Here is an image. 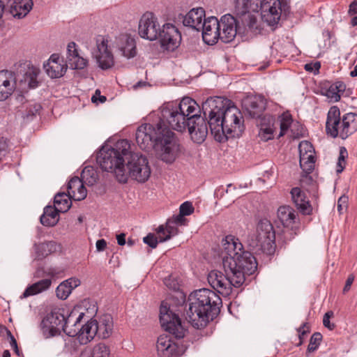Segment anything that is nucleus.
<instances>
[{
    "label": "nucleus",
    "instance_id": "2eb2a0df",
    "mask_svg": "<svg viewBox=\"0 0 357 357\" xmlns=\"http://www.w3.org/2000/svg\"><path fill=\"white\" fill-rule=\"evenodd\" d=\"M158 38L164 50L173 52L180 45L181 34L175 25L166 23L160 28Z\"/></svg>",
    "mask_w": 357,
    "mask_h": 357
},
{
    "label": "nucleus",
    "instance_id": "0e129e2a",
    "mask_svg": "<svg viewBox=\"0 0 357 357\" xmlns=\"http://www.w3.org/2000/svg\"><path fill=\"white\" fill-rule=\"evenodd\" d=\"M347 197H341L338 199L337 208L340 213H342V211L347 207Z\"/></svg>",
    "mask_w": 357,
    "mask_h": 357
},
{
    "label": "nucleus",
    "instance_id": "e433bc0d",
    "mask_svg": "<svg viewBox=\"0 0 357 357\" xmlns=\"http://www.w3.org/2000/svg\"><path fill=\"white\" fill-rule=\"evenodd\" d=\"M346 86L342 82H335L326 89L324 94L331 102H337L340 100L341 94L345 91Z\"/></svg>",
    "mask_w": 357,
    "mask_h": 357
},
{
    "label": "nucleus",
    "instance_id": "69168bd1",
    "mask_svg": "<svg viewBox=\"0 0 357 357\" xmlns=\"http://www.w3.org/2000/svg\"><path fill=\"white\" fill-rule=\"evenodd\" d=\"M47 276V270L43 267H38L33 273L34 278H41Z\"/></svg>",
    "mask_w": 357,
    "mask_h": 357
},
{
    "label": "nucleus",
    "instance_id": "79ce46f5",
    "mask_svg": "<svg viewBox=\"0 0 357 357\" xmlns=\"http://www.w3.org/2000/svg\"><path fill=\"white\" fill-rule=\"evenodd\" d=\"M238 17L243 24L245 31L248 32L250 31L253 34H257L260 32V28L258 25L257 17L254 15H251L249 13Z\"/></svg>",
    "mask_w": 357,
    "mask_h": 357
},
{
    "label": "nucleus",
    "instance_id": "473e14b6",
    "mask_svg": "<svg viewBox=\"0 0 357 357\" xmlns=\"http://www.w3.org/2000/svg\"><path fill=\"white\" fill-rule=\"evenodd\" d=\"M52 283V281L50 278L42 279L28 286L24 290L22 296L26 298L45 291L50 288Z\"/></svg>",
    "mask_w": 357,
    "mask_h": 357
},
{
    "label": "nucleus",
    "instance_id": "0eeeda50",
    "mask_svg": "<svg viewBox=\"0 0 357 357\" xmlns=\"http://www.w3.org/2000/svg\"><path fill=\"white\" fill-rule=\"evenodd\" d=\"M326 129L333 137L346 139L357 130V114L347 113L341 119L339 108L333 106L328 112Z\"/></svg>",
    "mask_w": 357,
    "mask_h": 357
},
{
    "label": "nucleus",
    "instance_id": "f03ea898",
    "mask_svg": "<svg viewBox=\"0 0 357 357\" xmlns=\"http://www.w3.org/2000/svg\"><path fill=\"white\" fill-rule=\"evenodd\" d=\"M223 268H227L236 277V284H243L246 275H253L257 270V262L254 255L243 250L238 238L228 235L222 241Z\"/></svg>",
    "mask_w": 357,
    "mask_h": 357
},
{
    "label": "nucleus",
    "instance_id": "774afa93",
    "mask_svg": "<svg viewBox=\"0 0 357 357\" xmlns=\"http://www.w3.org/2000/svg\"><path fill=\"white\" fill-rule=\"evenodd\" d=\"M348 14L350 16H353V15L357 14V1H352L351 3V4L349 5V10H348Z\"/></svg>",
    "mask_w": 357,
    "mask_h": 357
},
{
    "label": "nucleus",
    "instance_id": "3c124183",
    "mask_svg": "<svg viewBox=\"0 0 357 357\" xmlns=\"http://www.w3.org/2000/svg\"><path fill=\"white\" fill-rule=\"evenodd\" d=\"M298 332L299 342L297 346H300L303 343L304 336L310 332V325L308 322H304L300 327L296 328Z\"/></svg>",
    "mask_w": 357,
    "mask_h": 357
},
{
    "label": "nucleus",
    "instance_id": "1a4fd4ad",
    "mask_svg": "<svg viewBox=\"0 0 357 357\" xmlns=\"http://www.w3.org/2000/svg\"><path fill=\"white\" fill-rule=\"evenodd\" d=\"M248 243L256 251L273 254L275 247V233L271 222L267 219L261 220L257 224L256 234L249 238Z\"/></svg>",
    "mask_w": 357,
    "mask_h": 357
},
{
    "label": "nucleus",
    "instance_id": "680f3d73",
    "mask_svg": "<svg viewBox=\"0 0 357 357\" xmlns=\"http://www.w3.org/2000/svg\"><path fill=\"white\" fill-rule=\"evenodd\" d=\"M172 221L174 224L176 225H186V218L184 215L179 213L178 215L173 217L172 219Z\"/></svg>",
    "mask_w": 357,
    "mask_h": 357
},
{
    "label": "nucleus",
    "instance_id": "412c9836",
    "mask_svg": "<svg viewBox=\"0 0 357 357\" xmlns=\"http://www.w3.org/2000/svg\"><path fill=\"white\" fill-rule=\"evenodd\" d=\"M186 296L184 292L169 294L161 301L159 312H182Z\"/></svg>",
    "mask_w": 357,
    "mask_h": 357
},
{
    "label": "nucleus",
    "instance_id": "aec40b11",
    "mask_svg": "<svg viewBox=\"0 0 357 357\" xmlns=\"http://www.w3.org/2000/svg\"><path fill=\"white\" fill-rule=\"evenodd\" d=\"M202 38L205 43L212 45L220 39V20L215 17L204 19L202 26Z\"/></svg>",
    "mask_w": 357,
    "mask_h": 357
},
{
    "label": "nucleus",
    "instance_id": "4be33fe9",
    "mask_svg": "<svg viewBox=\"0 0 357 357\" xmlns=\"http://www.w3.org/2000/svg\"><path fill=\"white\" fill-rule=\"evenodd\" d=\"M242 105L246 114L253 119L261 117L266 106V100L260 96L247 97Z\"/></svg>",
    "mask_w": 357,
    "mask_h": 357
},
{
    "label": "nucleus",
    "instance_id": "603ef678",
    "mask_svg": "<svg viewBox=\"0 0 357 357\" xmlns=\"http://www.w3.org/2000/svg\"><path fill=\"white\" fill-rule=\"evenodd\" d=\"M344 153L347 154V150L345 148L342 147L340 149V155L338 158V162L337 164L336 172L337 174L341 173L344 169V163H345V156L344 155Z\"/></svg>",
    "mask_w": 357,
    "mask_h": 357
},
{
    "label": "nucleus",
    "instance_id": "a878e982",
    "mask_svg": "<svg viewBox=\"0 0 357 357\" xmlns=\"http://www.w3.org/2000/svg\"><path fill=\"white\" fill-rule=\"evenodd\" d=\"M156 348L161 357H177L181 353V349L177 344L167 335H160L158 338Z\"/></svg>",
    "mask_w": 357,
    "mask_h": 357
},
{
    "label": "nucleus",
    "instance_id": "9d476101",
    "mask_svg": "<svg viewBox=\"0 0 357 357\" xmlns=\"http://www.w3.org/2000/svg\"><path fill=\"white\" fill-rule=\"evenodd\" d=\"M126 172L132 178L139 183L146 182L151 175V168L147 158L139 153H134L129 150L127 157Z\"/></svg>",
    "mask_w": 357,
    "mask_h": 357
},
{
    "label": "nucleus",
    "instance_id": "20e7f679",
    "mask_svg": "<svg viewBox=\"0 0 357 357\" xmlns=\"http://www.w3.org/2000/svg\"><path fill=\"white\" fill-rule=\"evenodd\" d=\"M214 126L215 130L213 128H210L211 132L219 142H225L229 137H239L244 130L241 111L231 102V105L226 107Z\"/></svg>",
    "mask_w": 357,
    "mask_h": 357
},
{
    "label": "nucleus",
    "instance_id": "39448f33",
    "mask_svg": "<svg viewBox=\"0 0 357 357\" xmlns=\"http://www.w3.org/2000/svg\"><path fill=\"white\" fill-rule=\"evenodd\" d=\"M261 1V6L255 0H234V12L237 16L250 12H261V19L269 26L278 23L281 17L282 3L279 0Z\"/></svg>",
    "mask_w": 357,
    "mask_h": 357
},
{
    "label": "nucleus",
    "instance_id": "bf43d9fd",
    "mask_svg": "<svg viewBox=\"0 0 357 357\" xmlns=\"http://www.w3.org/2000/svg\"><path fill=\"white\" fill-rule=\"evenodd\" d=\"M41 109L40 104L34 103L29 105V108L27 109L26 116H33Z\"/></svg>",
    "mask_w": 357,
    "mask_h": 357
},
{
    "label": "nucleus",
    "instance_id": "e2e57ef3",
    "mask_svg": "<svg viewBox=\"0 0 357 357\" xmlns=\"http://www.w3.org/2000/svg\"><path fill=\"white\" fill-rule=\"evenodd\" d=\"M354 281V275L353 274H350L347 280H346V283H345V285L343 288V293L345 294L347 293L348 291H349L350 288H351V286L352 285L353 282Z\"/></svg>",
    "mask_w": 357,
    "mask_h": 357
},
{
    "label": "nucleus",
    "instance_id": "13d9d810",
    "mask_svg": "<svg viewBox=\"0 0 357 357\" xmlns=\"http://www.w3.org/2000/svg\"><path fill=\"white\" fill-rule=\"evenodd\" d=\"M333 315L334 314H324L323 318L324 326L331 331L333 330L335 327V325L330 321V319L333 317Z\"/></svg>",
    "mask_w": 357,
    "mask_h": 357
},
{
    "label": "nucleus",
    "instance_id": "7c9ffc66",
    "mask_svg": "<svg viewBox=\"0 0 357 357\" xmlns=\"http://www.w3.org/2000/svg\"><path fill=\"white\" fill-rule=\"evenodd\" d=\"M33 6V0H14L8 8V12L13 17L22 19L28 15Z\"/></svg>",
    "mask_w": 357,
    "mask_h": 357
},
{
    "label": "nucleus",
    "instance_id": "c03bdc74",
    "mask_svg": "<svg viewBox=\"0 0 357 357\" xmlns=\"http://www.w3.org/2000/svg\"><path fill=\"white\" fill-rule=\"evenodd\" d=\"M81 180L88 185H93L96 183L98 179V174L93 167L89 166L86 167L82 172Z\"/></svg>",
    "mask_w": 357,
    "mask_h": 357
},
{
    "label": "nucleus",
    "instance_id": "ea45409f",
    "mask_svg": "<svg viewBox=\"0 0 357 357\" xmlns=\"http://www.w3.org/2000/svg\"><path fill=\"white\" fill-rule=\"evenodd\" d=\"M98 306L95 300L84 298L74 306L71 312H98Z\"/></svg>",
    "mask_w": 357,
    "mask_h": 357
},
{
    "label": "nucleus",
    "instance_id": "393cba45",
    "mask_svg": "<svg viewBox=\"0 0 357 357\" xmlns=\"http://www.w3.org/2000/svg\"><path fill=\"white\" fill-rule=\"evenodd\" d=\"M116 46L121 54L128 59L137 56V42L130 34H121L116 39Z\"/></svg>",
    "mask_w": 357,
    "mask_h": 357
},
{
    "label": "nucleus",
    "instance_id": "052dcab7",
    "mask_svg": "<svg viewBox=\"0 0 357 357\" xmlns=\"http://www.w3.org/2000/svg\"><path fill=\"white\" fill-rule=\"evenodd\" d=\"M7 149L8 144L6 140L3 137L0 138V162L2 160L3 157L6 155Z\"/></svg>",
    "mask_w": 357,
    "mask_h": 357
},
{
    "label": "nucleus",
    "instance_id": "c756f323",
    "mask_svg": "<svg viewBox=\"0 0 357 357\" xmlns=\"http://www.w3.org/2000/svg\"><path fill=\"white\" fill-rule=\"evenodd\" d=\"M81 284V280L75 277L70 278L61 282L56 288V297L61 300H66L73 291Z\"/></svg>",
    "mask_w": 357,
    "mask_h": 357
},
{
    "label": "nucleus",
    "instance_id": "9b49d317",
    "mask_svg": "<svg viewBox=\"0 0 357 357\" xmlns=\"http://www.w3.org/2000/svg\"><path fill=\"white\" fill-rule=\"evenodd\" d=\"M229 105H231L230 100L220 96L208 98L202 103V110L204 116L203 118L206 122L208 129V128L215 129L214 125L217 123L222 113Z\"/></svg>",
    "mask_w": 357,
    "mask_h": 357
},
{
    "label": "nucleus",
    "instance_id": "2f4dec72",
    "mask_svg": "<svg viewBox=\"0 0 357 357\" xmlns=\"http://www.w3.org/2000/svg\"><path fill=\"white\" fill-rule=\"evenodd\" d=\"M110 314H102L97 320V335L102 339L107 338L113 329V320Z\"/></svg>",
    "mask_w": 357,
    "mask_h": 357
},
{
    "label": "nucleus",
    "instance_id": "4c0bfd02",
    "mask_svg": "<svg viewBox=\"0 0 357 357\" xmlns=\"http://www.w3.org/2000/svg\"><path fill=\"white\" fill-rule=\"evenodd\" d=\"M215 314H188L186 317L192 326L197 329L204 328L209 320H213Z\"/></svg>",
    "mask_w": 357,
    "mask_h": 357
},
{
    "label": "nucleus",
    "instance_id": "6e6552de",
    "mask_svg": "<svg viewBox=\"0 0 357 357\" xmlns=\"http://www.w3.org/2000/svg\"><path fill=\"white\" fill-rule=\"evenodd\" d=\"M188 303L190 312H220L222 300L214 291L204 288L192 292Z\"/></svg>",
    "mask_w": 357,
    "mask_h": 357
},
{
    "label": "nucleus",
    "instance_id": "49530a36",
    "mask_svg": "<svg viewBox=\"0 0 357 357\" xmlns=\"http://www.w3.org/2000/svg\"><path fill=\"white\" fill-rule=\"evenodd\" d=\"M68 62L73 69L82 70L88 65V60L81 56L79 54H75L73 57H70Z\"/></svg>",
    "mask_w": 357,
    "mask_h": 357
},
{
    "label": "nucleus",
    "instance_id": "f3484780",
    "mask_svg": "<svg viewBox=\"0 0 357 357\" xmlns=\"http://www.w3.org/2000/svg\"><path fill=\"white\" fill-rule=\"evenodd\" d=\"M95 57L98 66L102 70L111 68L114 64V60L112 52L108 49L107 39L102 36L97 37Z\"/></svg>",
    "mask_w": 357,
    "mask_h": 357
},
{
    "label": "nucleus",
    "instance_id": "f257e3e1",
    "mask_svg": "<svg viewBox=\"0 0 357 357\" xmlns=\"http://www.w3.org/2000/svg\"><path fill=\"white\" fill-rule=\"evenodd\" d=\"M201 109L191 98L185 97L179 103L167 102L160 108L158 121L144 123L136 131V142L142 150L149 151L155 144L161 145L162 160L172 163L179 153V144L172 130L183 132L188 128L192 140L202 144L208 135L207 124L199 113Z\"/></svg>",
    "mask_w": 357,
    "mask_h": 357
},
{
    "label": "nucleus",
    "instance_id": "37998d69",
    "mask_svg": "<svg viewBox=\"0 0 357 357\" xmlns=\"http://www.w3.org/2000/svg\"><path fill=\"white\" fill-rule=\"evenodd\" d=\"M71 199L68 192H59L54 196V206L61 213H65L71 207Z\"/></svg>",
    "mask_w": 357,
    "mask_h": 357
},
{
    "label": "nucleus",
    "instance_id": "8fccbe9b",
    "mask_svg": "<svg viewBox=\"0 0 357 357\" xmlns=\"http://www.w3.org/2000/svg\"><path fill=\"white\" fill-rule=\"evenodd\" d=\"M321 339L322 335L320 333H314L310 337L307 351L310 353L314 351L320 344Z\"/></svg>",
    "mask_w": 357,
    "mask_h": 357
},
{
    "label": "nucleus",
    "instance_id": "dca6fc26",
    "mask_svg": "<svg viewBox=\"0 0 357 357\" xmlns=\"http://www.w3.org/2000/svg\"><path fill=\"white\" fill-rule=\"evenodd\" d=\"M160 323L162 328L176 339L183 338L185 328L178 314H160Z\"/></svg>",
    "mask_w": 357,
    "mask_h": 357
},
{
    "label": "nucleus",
    "instance_id": "6e6d98bb",
    "mask_svg": "<svg viewBox=\"0 0 357 357\" xmlns=\"http://www.w3.org/2000/svg\"><path fill=\"white\" fill-rule=\"evenodd\" d=\"M143 241L151 248H155L158 243V238L151 233L143 238Z\"/></svg>",
    "mask_w": 357,
    "mask_h": 357
},
{
    "label": "nucleus",
    "instance_id": "7ed1b4c3",
    "mask_svg": "<svg viewBox=\"0 0 357 357\" xmlns=\"http://www.w3.org/2000/svg\"><path fill=\"white\" fill-rule=\"evenodd\" d=\"M130 149L128 139L119 140L113 147L103 146L97 155V162L102 170L114 173L117 180L125 183L128 181L125 160Z\"/></svg>",
    "mask_w": 357,
    "mask_h": 357
},
{
    "label": "nucleus",
    "instance_id": "4468645a",
    "mask_svg": "<svg viewBox=\"0 0 357 357\" xmlns=\"http://www.w3.org/2000/svg\"><path fill=\"white\" fill-rule=\"evenodd\" d=\"M160 28L155 15L153 13L146 12L139 20L138 33L141 38L153 41L158 38Z\"/></svg>",
    "mask_w": 357,
    "mask_h": 357
},
{
    "label": "nucleus",
    "instance_id": "5fc2aeb1",
    "mask_svg": "<svg viewBox=\"0 0 357 357\" xmlns=\"http://www.w3.org/2000/svg\"><path fill=\"white\" fill-rule=\"evenodd\" d=\"M259 135L261 140L268 141L273 137V130L271 127L261 128L260 129Z\"/></svg>",
    "mask_w": 357,
    "mask_h": 357
},
{
    "label": "nucleus",
    "instance_id": "de8ad7c7",
    "mask_svg": "<svg viewBox=\"0 0 357 357\" xmlns=\"http://www.w3.org/2000/svg\"><path fill=\"white\" fill-rule=\"evenodd\" d=\"M292 123V118L291 115L289 113H284L281 116L280 119V132L279 134V137H282L287 132V131L289 130V127L291 126Z\"/></svg>",
    "mask_w": 357,
    "mask_h": 357
},
{
    "label": "nucleus",
    "instance_id": "f704fd0d",
    "mask_svg": "<svg viewBox=\"0 0 357 357\" xmlns=\"http://www.w3.org/2000/svg\"><path fill=\"white\" fill-rule=\"evenodd\" d=\"M295 211L289 206H282L278 209V218L284 227H288L295 222Z\"/></svg>",
    "mask_w": 357,
    "mask_h": 357
},
{
    "label": "nucleus",
    "instance_id": "338daca9",
    "mask_svg": "<svg viewBox=\"0 0 357 357\" xmlns=\"http://www.w3.org/2000/svg\"><path fill=\"white\" fill-rule=\"evenodd\" d=\"M96 249L98 252H102V251L105 250V249L106 248L107 242L103 238L99 239L96 241Z\"/></svg>",
    "mask_w": 357,
    "mask_h": 357
},
{
    "label": "nucleus",
    "instance_id": "ddd939ff",
    "mask_svg": "<svg viewBox=\"0 0 357 357\" xmlns=\"http://www.w3.org/2000/svg\"><path fill=\"white\" fill-rule=\"evenodd\" d=\"M225 274L213 270L208 275V282L211 287L223 296H229L231 293L232 287L238 288L242 284H236V277L232 276L227 268H224Z\"/></svg>",
    "mask_w": 357,
    "mask_h": 357
},
{
    "label": "nucleus",
    "instance_id": "b1692460",
    "mask_svg": "<svg viewBox=\"0 0 357 357\" xmlns=\"http://www.w3.org/2000/svg\"><path fill=\"white\" fill-rule=\"evenodd\" d=\"M300 154V165L303 171L311 172L314 167L315 159L314 148L307 141H303L298 146Z\"/></svg>",
    "mask_w": 357,
    "mask_h": 357
},
{
    "label": "nucleus",
    "instance_id": "a19ab883",
    "mask_svg": "<svg viewBox=\"0 0 357 357\" xmlns=\"http://www.w3.org/2000/svg\"><path fill=\"white\" fill-rule=\"evenodd\" d=\"M98 306L95 300L84 298L74 306L71 312H98Z\"/></svg>",
    "mask_w": 357,
    "mask_h": 357
},
{
    "label": "nucleus",
    "instance_id": "4d7b16f0",
    "mask_svg": "<svg viewBox=\"0 0 357 357\" xmlns=\"http://www.w3.org/2000/svg\"><path fill=\"white\" fill-rule=\"evenodd\" d=\"M78 50L77 49L76 43L74 42H70L68 44L67 46V59L69 61L70 57H73L75 54H77Z\"/></svg>",
    "mask_w": 357,
    "mask_h": 357
},
{
    "label": "nucleus",
    "instance_id": "6ab92c4d",
    "mask_svg": "<svg viewBox=\"0 0 357 357\" xmlns=\"http://www.w3.org/2000/svg\"><path fill=\"white\" fill-rule=\"evenodd\" d=\"M97 319H91L80 328H70V331L67 332V335L70 337L77 336L81 344H86L97 335Z\"/></svg>",
    "mask_w": 357,
    "mask_h": 357
},
{
    "label": "nucleus",
    "instance_id": "cd10ccee",
    "mask_svg": "<svg viewBox=\"0 0 357 357\" xmlns=\"http://www.w3.org/2000/svg\"><path fill=\"white\" fill-rule=\"evenodd\" d=\"M67 192L72 199L75 201L83 200L87 195V190L84 183L78 176L70 178L68 183Z\"/></svg>",
    "mask_w": 357,
    "mask_h": 357
},
{
    "label": "nucleus",
    "instance_id": "5701e85b",
    "mask_svg": "<svg viewBox=\"0 0 357 357\" xmlns=\"http://www.w3.org/2000/svg\"><path fill=\"white\" fill-rule=\"evenodd\" d=\"M43 68L50 77L59 78L66 72L67 65L59 54H53L43 64Z\"/></svg>",
    "mask_w": 357,
    "mask_h": 357
},
{
    "label": "nucleus",
    "instance_id": "72a5a7b5",
    "mask_svg": "<svg viewBox=\"0 0 357 357\" xmlns=\"http://www.w3.org/2000/svg\"><path fill=\"white\" fill-rule=\"evenodd\" d=\"M58 208L54 206H47L45 207L43 214L40 216V221L41 224L46 227H53L57 224L59 220Z\"/></svg>",
    "mask_w": 357,
    "mask_h": 357
},
{
    "label": "nucleus",
    "instance_id": "c9c22d12",
    "mask_svg": "<svg viewBox=\"0 0 357 357\" xmlns=\"http://www.w3.org/2000/svg\"><path fill=\"white\" fill-rule=\"evenodd\" d=\"M178 232L176 225L174 224L172 220L169 219L166 223L165 227L160 225L157 229V233L159 236L160 241L164 242L170 239L172 236L176 235Z\"/></svg>",
    "mask_w": 357,
    "mask_h": 357
},
{
    "label": "nucleus",
    "instance_id": "58836bf2",
    "mask_svg": "<svg viewBox=\"0 0 357 357\" xmlns=\"http://www.w3.org/2000/svg\"><path fill=\"white\" fill-rule=\"evenodd\" d=\"M36 258L43 259L49 255L56 252L57 244L54 241H47L34 245Z\"/></svg>",
    "mask_w": 357,
    "mask_h": 357
},
{
    "label": "nucleus",
    "instance_id": "864d4df0",
    "mask_svg": "<svg viewBox=\"0 0 357 357\" xmlns=\"http://www.w3.org/2000/svg\"><path fill=\"white\" fill-rule=\"evenodd\" d=\"M194 210L195 208L191 202H185L180 206L179 213L184 216L190 215L194 212Z\"/></svg>",
    "mask_w": 357,
    "mask_h": 357
},
{
    "label": "nucleus",
    "instance_id": "f8f14e48",
    "mask_svg": "<svg viewBox=\"0 0 357 357\" xmlns=\"http://www.w3.org/2000/svg\"><path fill=\"white\" fill-rule=\"evenodd\" d=\"M47 314L41 321V328L46 337L59 335L63 331L66 335L70 331L73 314Z\"/></svg>",
    "mask_w": 357,
    "mask_h": 357
},
{
    "label": "nucleus",
    "instance_id": "423d86ee",
    "mask_svg": "<svg viewBox=\"0 0 357 357\" xmlns=\"http://www.w3.org/2000/svg\"><path fill=\"white\" fill-rule=\"evenodd\" d=\"M39 73V69L33 66L29 68L22 77H15L11 71H0V101L6 100L17 86L22 90L37 87Z\"/></svg>",
    "mask_w": 357,
    "mask_h": 357
},
{
    "label": "nucleus",
    "instance_id": "c85d7f7f",
    "mask_svg": "<svg viewBox=\"0 0 357 357\" xmlns=\"http://www.w3.org/2000/svg\"><path fill=\"white\" fill-rule=\"evenodd\" d=\"M204 17L205 11L202 8H192L183 17V24L185 26L199 31Z\"/></svg>",
    "mask_w": 357,
    "mask_h": 357
},
{
    "label": "nucleus",
    "instance_id": "09e8293b",
    "mask_svg": "<svg viewBox=\"0 0 357 357\" xmlns=\"http://www.w3.org/2000/svg\"><path fill=\"white\" fill-rule=\"evenodd\" d=\"M109 349L107 345L100 343L96 345L93 349V357H109Z\"/></svg>",
    "mask_w": 357,
    "mask_h": 357
},
{
    "label": "nucleus",
    "instance_id": "a211bd4d",
    "mask_svg": "<svg viewBox=\"0 0 357 357\" xmlns=\"http://www.w3.org/2000/svg\"><path fill=\"white\" fill-rule=\"evenodd\" d=\"M238 23L231 15H223L220 20V40L225 43L233 40L237 32H240Z\"/></svg>",
    "mask_w": 357,
    "mask_h": 357
},
{
    "label": "nucleus",
    "instance_id": "bb28decb",
    "mask_svg": "<svg viewBox=\"0 0 357 357\" xmlns=\"http://www.w3.org/2000/svg\"><path fill=\"white\" fill-rule=\"evenodd\" d=\"M293 202L296 208L304 215H310L312 211V206L305 193L298 187L293 188L291 190Z\"/></svg>",
    "mask_w": 357,
    "mask_h": 357
},
{
    "label": "nucleus",
    "instance_id": "a18cd8bd",
    "mask_svg": "<svg viewBox=\"0 0 357 357\" xmlns=\"http://www.w3.org/2000/svg\"><path fill=\"white\" fill-rule=\"evenodd\" d=\"M164 284L168 289L173 290L174 293L181 291V280L176 275H170L165 278Z\"/></svg>",
    "mask_w": 357,
    "mask_h": 357
}]
</instances>
